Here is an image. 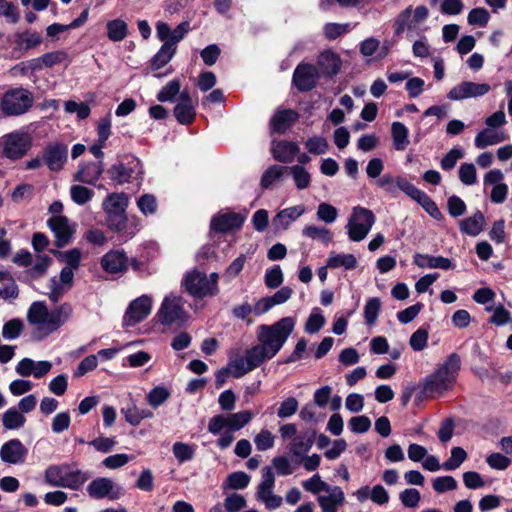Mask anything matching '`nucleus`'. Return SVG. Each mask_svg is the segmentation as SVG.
Instances as JSON below:
<instances>
[{"instance_id": "obj_1", "label": "nucleus", "mask_w": 512, "mask_h": 512, "mask_svg": "<svg viewBox=\"0 0 512 512\" xmlns=\"http://www.w3.org/2000/svg\"><path fill=\"white\" fill-rule=\"evenodd\" d=\"M294 327L295 320L292 317H284L272 325L258 326L256 336L259 343L248 349L245 356L236 363V375L247 374L272 359L281 350Z\"/></svg>"}, {"instance_id": "obj_2", "label": "nucleus", "mask_w": 512, "mask_h": 512, "mask_svg": "<svg viewBox=\"0 0 512 512\" xmlns=\"http://www.w3.org/2000/svg\"><path fill=\"white\" fill-rule=\"evenodd\" d=\"M74 313L73 306L64 302L49 310L42 301L33 302L27 312V320L35 327L39 338L46 337L57 331L70 321Z\"/></svg>"}, {"instance_id": "obj_3", "label": "nucleus", "mask_w": 512, "mask_h": 512, "mask_svg": "<svg viewBox=\"0 0 512 512\" xmlns=\"http://www.w3.org/2000/svg\"><path fill=\"white\" fill-rule=\"evenodd\" d=\"M461 368V358L457 353L450 354L439 368L428 375L423 384V390L428 395L442 394L450 390L456 382Z\"/></svg>"}, {"instance_id": "obj_4", "label": "nucleus", "mask_w": 512, "mask_h": 512, "mask_svg": "<svg viewBox=\"0 0 512 512\" xmlns=\"http://www.w3.org/2000/svg\"><path fill=\"white\" fill-rule=\"evenodd\" d=\"M33 104L32 94L24 88L6 91L0 101V109L6 116H19L26 113Z\"/></svg>"}, {"instance_id": "obj_5", "label": "nucleus", "mask_w": 512, "mask_h": 512, "mask_svg": "<svg viewBox=\"0 0 512 512\" xmlns=\"http://www.w3.org/2000/svg\"><path fill=\"white\" fill-rule=\"evenodd\" d=\"M374 223L375 216L371 210L355 207L346 225L349 239L355 242L365 239Z\"/></svg>"}, {"instance_id": "obj_6", "label": "nucleus", "mask_w": 512, "mask_h": 512, "mask_svg": "<svg viewBox=\"0 0 512 512\" xmlns=\"http://www.w3.org/2000/svg\"><path fill=\"white\" fill-rule=\"evenodd\" d=\"M32 138L28 133L12 132L0 138L2 154L8 159L18 160L31 148Z\"/></svg>"}, {"instance_id": "obj_7", "label": "nucleus", "mask_w": 512, "mask_h": 512, "mask_svg": "<svg viewBox=\"0 0 512 512\" xmlns=\"http://www.w3.org/2000/svg\"><path fill=\"white\" fill-rule=\"evenodd\" d=\"M86 491L95 500L104 498L117 500L123 494L121 488L112 479L107 477L95 478L88 484Z\"/></svg>"}, {"instance_id": "obj_8", "label": "nucleus", "mask_w": 512, "mask_h": 512, "mask_svg": "<svg viewBox=\"0 0 512 512\" xmlns=\"http://www.w3.org/2000/svg\"><path fill=\"white\" fill-rule=\"evenodd\" d=\"M319 77V71L315 65L301 62L294 70L292 83L298 91L308 92L316 87Z\"/></svg>"}, {"instance_id": "obj_9", "label": "nucleus", "mask_w": 512, "mask_h": 512, "mask_svg": "<svg viewBox=\"0 0 512 512\" xmlns=\"http://www.w3.org/2000/svg\"><path fill=\"white\" fill-rule=\"evenodd\" d=\"M490 90L491 86L487 83L462 81L449 90L447 98L452 101H461L468 98L484 96L489 93Z\"/></svg>"}, {"instance_id": "obj_10", "label": "nucleus", "mask_w": 512, "mask_h": 512, "mask_svg": "<svg viewBox=\"0 0 512 512\" xmlns=\"http://www.w3.org/2000/svg\"><path fill=\"white\" fill-rule=\"evenodd\" d=\"M159 322L163 325H171L178 321H184L186 313L183 309L181 297H166L157 313Z\"/></svg>"}, {"instance_id": "obj_11", "label": "nucleus", "mask_w": 512, "mask_h": 512, "mask_svg": "<svg viewBox=\"0 0 512 512\" xmlns=\"http://www.w3.org/2000/svg\"><path fill=\"white\" fill-rule=\"evenodd\" d=\"M245 221V217L239 213L223 211L213 216L210 227L217 233H228L239 230Z\"/></svg>"}, {"instance_id": "obj_12", "label": "nucleus", "mask_w": 512, "mask_h": 512, "mask_svg": "<svg viewBox=\"0 0 512 512\" xmlns=\"http://www.w3.org/2000/svg\"><path fill=\"white\" fill-rule=\"evenodd\" d=\"M183 285L186 291L194 297L204 298L213 296L207 282V275L198 270L188 272L183 280Z\"/></svg>"}, {"instance_id": "obj_13", "label": "nucleus", "mask_w": 512, "mask_h": 512, "mask_svg": "<svg viewBox=\"0 0 512 512\" xmlns=\"http://www.w3.org/2000/svg\"><path fill=\"white\" fill-rule=\"evenodd\" d=\"M152 302L148 296H141L133 300L124 315V325L134 326L143 321L151 312Z\"/></svg>"}, {"instance_id": "obj_14", "label": "nucleus", "mask_w": 512, "mask_h": 512, "mask_svg": "<svg viewBox=\"0 0 512 512\" xmlns=\"http://www.w3.org/2000/svg\"><path fill=\"white\" fill-rule=\"evenodd\" d=\"M47 224L54 233L57 247L66 246L71 242L74 230L66 216H52L48 219Z\"/></svg>"}, {"instance_id": "obj_15", "label": "nucleus", "mask_w": 512, "mask_h": 512, "mask_svg": "<svg viewBox=\"0 0 512 512\" xmlns=\"http://www.w3.org/2000/svg\"><path fill=\"white\" fill-rule=\"evenodd\" d=\"M190 30V24L187 21L181 22L174 30L165 22H158L156 25V33L161 41L165 44H170L171 47H176Z\"/></svg>"}, {"instance_id": "obj_16", "label": "nucleus", "mask_w": 512, "mask_h": 512, "mask_svg": "<svg viewBox=\"0 0 512 512\" xmlns=\"http://www.w3.org/2000/svg\"><path fill=\"white\" fill-rule=\"evenodd\" d=\"M28 450L18 439H11L0 448V458L4 463L21 464L25 461Z\"/></svg>"}, {"instance_id": "obj_17", "label": "nucleus", "mask_w": 512, "mask_h": 512, "mask_svg": "<svg viewBox=\"0 0 512 512\" xmlns=\"http://www.w3.org/2000/svg\"><path fill=\"white\" fill-rule=\"evenodd\" d=\"M299 114L293 109L278 110L270 119L271 133L284 134L298 120Z\"/></svg>"}, {"instance_id": "obj_18", "label": "nucleus", "mask_w": 512, "mask_h": 512, "mask_svg": "<svg viewBox=\"0 0 512 512\" xmlns=\"http://www.w3.org/2000/svg\"><path fill=\"white\" fill-rule=\"evenodd\" d=\"M101 266L107 273H122L128 268V258L122 250H111L103 255Z\"/></svg>"}, {"instance_id": "obj_19", "label": "nucleus", "mask_w": 512, "mask_h": 512, "mask_svg": "<svg viewBox=\"0 0 512 512\" xmlns=\"http://www.w3.org/2000/svg\"><path fill=\"white\" fill-rule=\"evenodd\" d=\"M102 162H88L79 166L77 172L73 175V180L88 185H95L103 173Z\"/></svg>"}, {"instance_id": "obj_20", "label": "nucleus", "mask_w": 512, "mask_h": 512, "mask_svg": "<svg viewBox=\"0 0 512 512\" xmlns=\"http://www.w3.org/2000/svg\"><path fill=\"white\" fill-rule=\"evenodd\" d=\"M299 151L300 147L295 142L286 140L273 142L271 149L274 159L282 163H292Z\"/></svg>"}, {"instance_id": "obj_21", "label": "nucleus", "mask_w": 512, "mask_h": 512, "mask_svg": "<svg viewBox=\"0 0 512 512\" xmlns=\"http://www.w3.org/2000/svg\"><path fill=\"white\" fill-rule=\"evenodd\" d=\"M66 159L67 146L62 144H54L48 146L43 155L44 162L52 171L61 170Z\"/></svg>"}, {"instance_id": "obj_22", "label": "nucleus", "mask_w": 512, "mask_h": 512, "mask_svg": "<svg viewBox=\"0 0 512 512\" xmlns=\"http://www.w3.org/2000/svg\"><path fill=\"white\" fill-rule=\"evenodd\" d=\"M327 495H320L318 497V503L322 509V512H337L338 506L344 502V493L338 486H328V489L324 490Z\"/></svg>"}, {"instance_id": "obj_23", "label": "nucleus", "mask_w": 512, "mask_h": 512, "mask_svg": "<svg viewBox=\"0 0 512 512\" xmlns=\"http://www.w3.org/2000/svg\"><path fill=\"white\" fill-rule=\"evenodd\" d=\"M342 61L339 55L332 50H325L321 52L317 58V65L322 72L328 76H333L339 73Z\"/></svg>"}, {"instance_id": "obj_24", "label": "nucleus", "mask_w": 512, "mask_h": 512, "mask_svg": "<svg viewBox=\"0 0 512 512\" xmlns=\"http://www.w3.org/2000/svg\"><path fill=\"white\" fill-rule=\"evenodd\" d=\"M414 263L420 268H440L449 270L454 268L452 261L443 256H431L427 254H415Z\"/></svg>"}, {"instance_id": "obj_25", "label": "nucleus", "mask_w": 512, "mask_h": 512, "mask_svg": "<svg viewBox=\"0 0 512 512\" xmlns=\"http://www.w3.org/2000/svg\"><path fill=\"white\" fill-rule=\"evenodd\" d=\"M485 224L486 220L483 213L477 211L460 222V230L467 235L477 236L484 230Z\"/></svg>"}, {"instance_id": "obj_26", "label": "nucleus", "mask_w": 512, "mask_h": 512, "mask_svg": "<svg viewBox=\"0 0 512 512\" xmlns=\"http://www.w3.org/2000/svg\"><path fill=\"white\" fill-rule=\"evenodd\" d=\"M304 211V207L300 205L283 209L273 218V225L277 228L287 229L290 223L300 217Z\"/></svg>"}, {"instance_id": "obj_27", "label": "nucleus", "mask_w": 512, "mask_h": 512, "mask_svg": "<svg viewBox=\"0 0 512 512\" xmlns=\"http://www.w3.org/2000/svg\"><path fill=\"white\" fill-rule=\"evenodd\" d=\"M275 485V476L272 468L266 466L262 469V479L257 487L256 497L257 500L262 501L265 498H269L273 494V488Z\"/></svg>"}, {"instance_id": "obj_28", "label": "nucleus", "mask_w": 512, "mask_h": 512, "mask_svg": "<svg viewBox=\"0 0 512 512\" xmlns=\"http://www.w3.org/2000/svg\"><path fill=\"white\" fill-rule=\"evenodd\" d=\"M128 198L124 193H111L103 202V208L107 215L125 213Z\"/></svg>"}, {"instance_id": "obj_29", "label": "nucleus", "mask_w": 512, "mask_h": 512, "mask_svg": "<svg viewBox=\"0 0 512 512\" xmlns=\"http://www.w3.org/2000/svg\"><path fill=\"white\" fill-rule=\"evenodd\" d=\"M313 442V435H310L308 432H301L292 438L288 449L294 456H301L310 450Z\"/></svg>"}, {"instance_id": "obj_30", "label": "nucleus", "mask_w": 512, "mask_h": 512, "mask_svg": "<svg viewBox=\"0 0 512 512\" xmlns=\"http://www.w3.org/2000/svg\"><path fill=\"white\" fill-rule=\"evenodd\" d=\"M89 477V473L83 472L74 468L72 465L67 464V471L65 473L62 487L76 490L83 485Z\"/></svg>"}, {"instance_id": "obj_31", "label": "nucleus", "mask_w": 512, "mask_h": 512, "mask_svg": "<svg viewBox=\"0 0 512 512\" xmlns=\"http://www.w3.org/2000/svg\"><path fill=\"white\" fill-rule=\"evenodd\" d=\"M391 135L393 139V146L398 151H403L409 145V131L408 128L401 122H393L391 126Z\"/></svg>"}, {"instance_id": "obj_32", "label": "nucleus", "mask_w": 512, "mask_h": 512, "mask_svg": "<svg viewBox=\"0 0 512 512\" xmlns=\"http://www.w3.org/2000/svg\"><path fill=\"white\" fill-rule=\"evenodd\" d=\"M107 37L113 42H120L128 35V25L122 19L110 20L106 24Z\"/></svg>"}, {"instance_id": "obj_33", "label": "nucleus", "mask_w": 512, "mask_h": 512, "mask_svg": "<svg viewBox=\"0 0 512 512\" xmlns=\"http://www.w3.org/2000/svg\"><path fill=\"white\" fill-rule=\"evenodd\" d=\"M357 266V259L353 254L331 253L327 259V267L336 269L343 267L346 270H352Z\"/></svg>"}, {"instance_id": "obj_34", "label": "nucleus", "mask_w": 512, "mask_h": 512, "mask_svg": "<svg viewBox=\"0 0 512 512\" xmlns=\"http://www.w3.org/2000/svg\"><path fill=\"white\" fill-rule=\"evenodd\" d=\"M51 263L52 259L47 255H38L33 266L25 271L26 278L33 281L42 277Z\"/></svg>"}, {"instance_id": "obj_35", "label": "nucleus", "mask_w": 512, "mask_h": 512, "mask_svg": "<svg viewBox=\"0 0 512 512\" xmlns=\"http://www.w3.org/2000/svg\"><path fill=\"white\" fill-rule=\"evenodd\" d=\"M253 417L254 414L249 410H244L227 415L226 418L228 430L230 432L239 431L245 425H247L252 420Z\"/></svg>"}, {"instance_id": "obj_36", "label": "nucleus", "mask_w": 512, "mask_h": 512, "mask_svg": "<svg viewBox=\"0 0 512 512\" xmlns=\"http://www.w3.org/2000/svg\"><path fill=\"white\" fill-rule=\"evenodd\" d=\"M241 359V357H237L235 359H231L226 367L221 368L216 371L215 373V385L217 388H220L223 386V384L226 382L229 375H232L234 378L238 379L243 377L245 374L236 375L238 373V368L236 366V363Z\"/></svg>"}, {"instance_id": "obj_37", "label": "nucleus", "mask_w": 512, "mask_h": 512, "mask_svg": "<svg viewBox=\"0 0 512 512\" xmlns=\"http://www.w3.org/2000/svg\"><path fill=\"white\" fill-rule=\"evenodd\" d=\"M26 422L25 416L15 408H10L2 415V424L7 430L21 428Z\"/></svg>"}, {"instance_id": "obj_38", "label": "nucleus", "mask_w": 512, "mask_h": 512, "mask_svg": "<svg viewBox=\"0 0 512 512\" xmlns=\"http://www.w3.org/2000/svg\"><path fill=\"white\" fill-rule=\"evenodd\" d=\"M67 471V464L51 465L45 470V481L51 486L62 487Z\"/></svg>"}, {"instance_id": "obj_39", "label": "nucleus", "mask_w": 512, "mask_h": 512, "mask_svg": "<svg viewBox=\"0 0 512 512\" xmlns=\"http://www.w3.org/2000/svg\"><path fill=\"white\" fill-rule=\"evenodd\" d=\"M505 140L503 134L492 132L488 129L480 131L475 137V146L483 149L488 146H492L501 143Z\"/></svg>"}, {"instance_id": "obj_40", "label": "nucleus", "mask_w": 512, "mask_h": 512, "mask_svg": "<svg viewBox=\"0 0 512 512\" xmlns=\"http://www.w3.org/2000/svg\"><path fill=\"white\" fill-rule=\"evenodd\" d=\"M288 172L287 166L272 165L262 175L261 186L264 189L270 188L275 182Z\"/></svg>"}, {"instance_id": "obj_41", "label": "nucleus", "mask_w": 512, "mask_h": 512, "mask_svg": "<svg viewBox=\"0 0 512 512\" xmlns=\"http://www.w3.org/2000/svg\"><path fill=\"white\" fill-rule=\"evenodd\" d=\"M287 169V173L292 175L298 189L303 190L309 187L311 175L302 165L287 166Z\"/></svg>"}, {"instance_id": "obj_42", "label": "nucleus", "mask_w": 512, "mask_h": 512, "mask_svg": "<svg viewBox=\"0 0 512 512\" xmlns=\"http://www.w3.org/2000/svg\"><path fill=\"white\" fill-rule=\"evenodd\" d=\"M176 53V47H171L170 44H163L160 50L152 58L151 67L153 69H160L164 67Z\"/></svg>"}, {"instance_id": "obj_43", "label": "nucleus", "mask_w": 512, "mask_h": 512, "mask_svg": "<svg viewBox=\"0 0 512 512\" xmlns=\"http://www.w3.org/2000/svg\"><path fill=\"white\" fill-rule=\"evenodd\" d=\"M108 174L111 180L117 184H124L129 182L132 178L133 170L125 166L123 163H118L109 168Z\"/></svg>"}, {"instance_id": "obj_44", "label": "nucleus", "mask_w": 512, "mask_h": 512, "mask_svg": "<svg viewBox=\"0 0 512 512\" xmlns=\"http://www.w3.org/2000/svg\"><path fill=\"white\" fill-rule=\"evenodd\" d=\"M303 236L313 239V240H320L324 244H328L332 241V234L329 229L325 227H318L315 225H307L302 230Z\"/></svg>"}, {"instance_id": "obj_45", "label": "nucleus", "mask_w": 512, "mask_h": 512, "mask_svg": "<svg viewBox=\"0 0 512 512\" xmlns=\"http://www.w3.org/2000/svg\"><path fill=\"white\" fill-rule=\"evenodd\" d=\"M174 115L177 121L183 125L191 124L196 116L194 105L177 104L174 108Z\"/></svg>"}, {"instance_id": "obj_46", "label": "nucleus", "mask_w": 512, "mask_h": 512, "mask_svg": "<svg viewBox=\"0 0 512 512\" xmlns=\"http://www.w3.org/2000/svg\"><path fill=\"white\" fill-rule=\"evenodd\" d=\"M412 7L409 6L397 15L394 20L393 28L395 36L399 37L403 34L405 29L412 30L414 27H410Z\"/></svg>"}, {"instance_id": "obj_47", "label": "nucleus", "mask_w": 512, "mask_h": 512, "mask_svg": "<svg viewBox=\"0 0 512 512\" xmlns=\"http://www.w3.org/2000/svg\"><path fill=\"white\" fill-rule=\"evenodd\" d=\"M70 196L74 203L84 205L93 198L94 191L82 185H72Z\"/></svg>"}, {"instance_id": "obj_48", "label": "nucleus", "mask_w": 512, "mask_h": 512, "mask_svg": "<svg viewBox=\"0 0 512 512\" xmlns=\"http://www.w3.org/2000/svg\"><path fill=\"white\" fill-rule=\"evenodd\" d=\"M55 255L66 264L65 267L77 270L80 266L81 251L77 248L64 252H55Z\"/></svg>"}, {"instance_id": "obj_49", "label": "nucleus", "mask_w": 512, "mask_h": 512, "mask_svg": "<svg viewBox=\"0 0 512 512\" xmlns=\"http://www.w3.org/2000/svg\"><path fill=\"white\" fill-rule=\"evenodd\" d=\"M350 30L349 24H340V23H327L323 27V33L327 40L332 41L335 40Z\"/></svg>"}, {"instance_id": "obj_50", "label": "nucleus", "mask_w": 512, "mask_h": 512, "mask_svg": "<svg viewBox=\"0 0 512 512\" xmlns=\"http://www.w3.org/2000/svg\"><path fill=\"white\" fill-rule=\"evenodd\" d=\"M49 289L50 291L47 293L48 298L53 303H57L70 290V287L59 281L56 277H52L49 280Z\"/></svg>"}, {"instance_id": "obj_51", "label": "nucleus", "mask_w": 512, "mask_h": 512, "mask_svg": "<svg viewBox=\"0 0 512 512\" xmlns=\"http://www.w3.org/2000/svg\"><path fill=\"white\" fill-rule=\"evenodd\" d=\"M467 458V453L461 447H454L451 450L450 458L443 463L445 470L451 471L457 469Z\"/></svg>"}, {"instance_id": "obj_52", "label": "nucleus", "mask_w": 512, "mask_h": 512, "mask_svg": "<svg viewBox=\"0 0 512 512\" xmlns=\"http://www.w3.org/2000/svg\"><path fill=\"white\" fill-rule=\"evenodd\" d=\"M250 482V476L242 471L233 472L228 475L225 483L234 490L244 489Z\"/></svg>"}, {"instance_id": "obj_53", "label": "nucleus", "mask_w": 512, "mask_h": 512, "mask_svg": "<svg viewBox=\"0 0 512 512\" xmlns=\"http://www.w3.org/2000/svg\"><path fill=\"white\" fill-rule=\"evenodd\" d=\"M170 397V392L163 386L154 387L147 395L149 405L156 408L163 404Z\"/></svg>"}, {"instance_id": "obj_54", "label": "nucleus", "mask_w": 512, "mask_h": 512, "mask_svg": "<svg viewBox=\"0 0 512 512\" xmlns=\"http://www.w3.org/2000/svg\"><path fill=\"white\" fill-rule=\"evenodd\" d=\"M381 307V302L379 298H370L364 307V317L365 322L368 325H373L378 317L379 311Z\"/></svg>"}, {"instance_id": "obj_55", "label": "nucleus", "mask_w": 512, "mask_h": 512, "mask_svg": "<svg viewBox=\"0 0 512 512\" xmlns=\"http://www.w3.org/2000/svg\"><path fill=\"white\" fill-rule=\"evenodd\" d=\"M23 328V322L20 319H11L4 324L2 336L8 340L16 339L22 333Z\"/></svg>"}, {"instance_id": "obj_56", "label": "nucleus", "mask_w": 512, "mask_h": 512, "mask_svg": "<svg viewBox=\"0 0 512 512\" xmlns=\"http://www.w3.org/2000/svg\"><path fill=\"white\" fill-rule=\"evenodd\" d=\"M493 310V315L490 317L489 322L496 326H504L510 321V312L505 309L502 304H499L495 308L486 307V311Z\"/></svg>"}, {"instance_id": "obj_57", "label": "nucleus", "mask_w": 512, "mask_h": 512, "mask_svg": "<svg viewBox=\"0 0 512 512\" xmlns=\"http://www.w3.org/2000/svg\"><path fill=\"white\" fill-rule=\"evenodd\" d=\"M305 147L311 154L320 155L326 153L329 145L324 137L314 136L306 141Z\"/></svg>"}, {"instance_id": "obj_58", "label": "nucleus", "mask_w": 512, "mask_h": 512, "mask_svg": "<svg viewBox=\"0 0 512 512\" xmlns=\"http://www.w3.org/2000/svg\"><path fill=\"white\" fill-rule=\"evenodd\" d=\"M423 209L434 219L441 220L443 215L436 203L425 192L416 200Z\"/></svg>"}, {"instance_id": "obj_59", "label": "nucleus", "mask_w": 512, "mask_h": 512, "mask_svg": "<svg viewBox=\"0 0 512 512\" xmlns=\"http://www.w3.org/2000/svg\"><path fill=\"white\" fill-rule=\"evenodd\" d=\"M274 442V435L267 429L261 430L254 437V443L256 445L257 450L259 451H266L268 449H271L274 446Z\"/></svg>"}, {"instance_id": "obj_60", "label": "nucleus", "mask_w": 512, "mask_h": 512, "mask_svg": "<svg viewBox=\"0 0 512 512\" xmlns=\"http://www.w3.org/2000/svg\"><path fill=\"white\" fill-rule=\"evenodd\" d=\"M173 454L175 458L180 462H186L193 458L194 449L191 445L183 442H176L173 445Z\"/></svg>"}, {"instance_id": "obj_61", "label": "nucleus", "mask_w": 512, "mask_h": 512, "mask_svg": "<svg viewBox=\"0 0 512 512\" xmlns=\"http://www.w3.org/2000/svg\"><path fill=\"white\" fill-rule=\"evenodd\" d=\"M317 218L327 224L333 223L337 216V209L328 203H320L317 208Z\"/></svg>"}, {"instance_id": "obj_62", "label": "nucleus", "mask_w": 512, "mask_h": 512, "mask_svg": "<svg viewBox=\"0 0 512 512\" xmlns=\"http://www.w3.org/2000/svg\"><path fill=\"white\" fill-rule=\"evenodd\" d=\"M298 407L299 403L297 399L294 397H288L280 403L277 416L282 419L289 418L297 412Z\"/></svg>"}, {"instance_id": "obj_63", "label": "nucleus", "mask_w": 512, "mask_h": 512, "mask_svg": "<svg viewBox=\"0 0 512 512\" xmlns=\"http://www.w3.org/2000/svg\"><path fill=\"white\" fill-rule=\"evenodd\" d=\"M180 81L172 80L167 83L158 93L157 99L160 102L171 101L180 92Z\"/></svg>"}, {"instance_id": "obj_64", "label": "nucleus", "mask_w": 512, "mask_h": 512, "mask_svg": "<svg viewBox=\"0 0 512 512\" xmlns=\"http://www.w3.org/2000/svg\"><path fill=\"white\" fill-rule=\"evenodd\" d=\"M246 499L237 493L227 496L224 500V507L227 512H238L246 507Z\"/></svg>"}]
</instances>
